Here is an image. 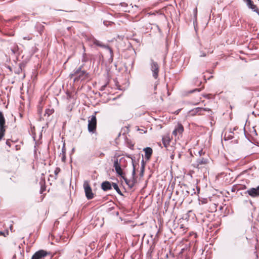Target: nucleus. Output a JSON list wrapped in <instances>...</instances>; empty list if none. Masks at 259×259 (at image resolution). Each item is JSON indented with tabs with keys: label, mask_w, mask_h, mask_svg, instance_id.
Returning a JSON list of instances; mask_svg holds the SVG:
<instances>
[{
	"label": "nucleus",
	"mask_w": 259,
	"mask_h": 259,
	"mask_svg": "<svg viewBox=\"0 0 259 259\" xmlns=\"http://www.w3.org/2000/svg\"><path fill=\"white\" fill-rule=\"evenodd\" d=\"M259 1V0H258Z\"/></svg>",
	"instance_id": "nucleus-63"
},
{
	"label": "nucleus",
	"mask_w": 259,
	"mask_h": 259,
	"mask_svg": "<svg viewBox=\"0 0 259 259\" xmlns=\"http://www.w3.org/2000/svg\"><path fill=\"white\" fill-rule=\"evenodd\" d=\"M207 96L208 95H203V97L206 98Z\"/></svg>",
	"instance_id": "nucleus-53"
},
{
	"label": "nucleus",
	"mask_w": 259,
	"mask_h": 259,
	"mask_svg": "<svg viewBox=\"0 0 259 259\" xmlns=\"http://www.w3.org/2000/svg\"><path fill=\"white\" fill-rule=\"evenodd\" d=\"M61 169L59 167H57L55 168V170H54V174L55 175V179H57V176L58 175V174L60 172Z\"/></svg>",
	"instance_id": "nucleus-27"
},
{
	"label": "nucleus",
	"mask_w": 259,
	"mask_h": 259,
	"mask_svg": "<svg viewBox=\"0 0 259 259\" xmlns=\"http://www.w3.org/2000/svg\"><path fill=\"white\" fill-rule=\"evenodd\" d=\"M153 247L151 246L150 247V249H149L148 253H151L153 252Z\"/></svg>",
	"instance_id": "nucleus-36"
},
{
	"label": "nucleus",
	"mask_w": 259,
	"mask_h": 259,
	"mask_svg": "<svg viewBox=\"0 0 259 259\" xmlns=\"http://www.w3.org/2000/svg\"><path fill=\"white\" fill-rule=\"evenodd\" d=\"M186 193L188 195L190 194V192L189 191H186Z\"/></svg>",
	"instance_id": "nucleus-50"
},
{
	"label": "nucleus",
	"mask_w": 259,
	"mask_h": 259,
	"mask_svg": "<svg viewBox=\"0 0 259 259\" xmlns=\"http://www.w3.org/2000/svg\"><path fill=\"white\" fill-rule=\"evenodd\" d=\"M217 64H218V63H216V64H215V66H217Z\"/></svg>",
	"instance_id": "nucleus-60"
},
{
	"label": "nucleus",
	"mask_w": 259,
	"mask_h": 259,
	"mask_svg": "<svg viewBox=\"0 0 259 259\" xmlns=\"http://www.w3.org/2000/svg\"><path fill=\"white\" fill-rule=\"evenodd\" d=\"M146 165V162L144 161V158L141 160V167H145Z\"/></svg>",
	"instance_id": "nucleus-32"
},
{
	"label": "nucleus",
	"mask_w": 259,
	"mask_h": 259,
	"mask_svg": "<svg viewBox=\"0 0 259 259\" xmlns=\"http://www.w3.org/2000/svg\"><path fill=\"white\" fill-rule=\"evenodd\" d=\"M134 63H135V61L134 60H133L131 62V69H133V67H134Z\"/></svg>",
	"instance_id": "nucleus-40"
},
{
	"label": "nucleus",
	"mask_w": 259,
	"mask_h": 259,
	"mask_svg": "<svg viewBox=\"0 0 259 259\" xmlns=\"http://www.w3.org/2000/svg\"><path fill=\"white\" fill-rule=\"evenodd\" d=\"M121 160V159H120L119 161H118V159H117V158L114 160L113 166L115 168V169H116V168L121 167V165H120Z\"/></svg>",
	"instance_id": "nucleus-22"
},
{
	"label": "nucleus",
	"mask_w": 259,
	"mask_h": 259,
	"mask_svg": "<svg viewBox=\"0 0 259 259\" xmlns=\"http://www.w3.org/2000/svg\"><path fill=\"white\" fill-rule=\"evenodd\" d=\"M204 111H211V110L207 108L197 107L190 110L189 113L192 116H194L197 114L203 115Z\"/></svg>",
	"instance_id": "nucleus-8"
},
{
	"label": "nucleus",
	"mask_w": 259,
	"mask_h": 259,
	"mask_svg": "<svg viewBox=\"0 0 259 259\" xmlns=\"http://www.w3.org/2000/svg\"><path fill=\"white\" fill-rule=\"evenodd\" d=\"M26 63L25 62H23L19 64V67L20 68V70H24L25 67H26Z\"/></svg>",
	"instance_id": "nucleus-26"
},
{
	"label": "nucleus",
	"mask_w": 259,
	"mask_h": 259,
	"mask_svg": "<svg viewBox=\"0 0 259 259\" xmlns=\"http://www.w3.org/2000/svg\"><path fill=\"white\" fill-rule=\"evenodd\" d=\"M61 159H62V161L65 162V159H66L65 154H62V157Z\"/></svg>",
	"instance_id": "nucleus-34"
},
{
	"label": "nucleus",
	"mask_w": 259,
	"mask_h": 259,
	"mask_svg": "<svg viewBox=\"0 0 259 259\" xmlns=\"http://www.w3.org/2000/svg\"><path fill=\"white\" fill-rule=\"evenodd\" d=\"M193 191H194V192H193V193L195 194V190H194V189H193Z\"/></svg>",
	"instance_id": "nucleus-52"
},
{
	"label": "nucleus",
	"mask_w": 259,
	"mask_h": 259,
	"mask_svg": "<svg viewBox=\"0 0 259 259\" xmlns=\"http://www.w3.org/2000/svg\"><path fill=\"white\" fill-rule=\"evenodd\" d=\"M0 236H6L5 233L2 231H0Z\"/></svg>",
	"instance_id": "nucleus-45"
},
{
	"label": "nucleus",
	"mask_w": 259,
	"mask_h": 259,
	"mask_svg": "<svg viewBox=\"0 0 259 259\" xmlns=\"http://www.w3.org/2000/svg\"><path fill=\"white\" fill-rule=\"evenodd\" d=\"M127 47H128V48H131L134 50H135L133 48L132 45V44L130 42H128V45ZM134 52H135V53H136V51H134Z\"/></svg>",
	"instance_id": "nucleus-38"
},
{
	"label": "nucleus",
	"mask_w": 259,
	"mask_h": 259,
	"mask_svg": "<svg viewBox=\"0 0 259 259\" xmlns=\"http://www.w3.org/2000/svg\"><path fill=\"white\" fill-rule=\"evenodd\" d=\"M145 170V167H141L140 175L141 177H143Z\"/></svg>",
	"instance_id": "nucleus-30"
},
{
	"label": "nucleus",
	"mask_w": 259,
	"mask_h": 259,
	"mask_svg": "<svg viewBox=\"0 0 259 259\" xmlns=\"http://www.w3.org/2000/svg\"><path fill=\"white\" fill-rule=\"evenodd\" d=\"M150 68L152 72V76L155 79H157L159 73V66L156 62L153 60H150Z\"/></svg>",
	"instance_id": "nucleus-7"
},
{
	"label": "nucleus",
	"mask_w": 259,
	"mask_h": 259,
	"mask_svg": "<svg viewBox=\"0 0 259 259\" xmlns=\"http://www.w3.org/2000/svg\"><path fill=\"white\" fill-rule=\"evenodd\" d=\"M217 64H218V63H216V64H215V66H217Z\"/></svg>",
	"instance_id": "nucleus-59"
},
{
	"label": "nucleus",
	"mask_w": 259,
	"mask_h": 259,
	"mask_svg": "<svg viewBox=\"0 0 259 259\" xmlns=\"http://www.w3.org/2000/svg\"><path fill=\"white\" fill-rule=\"evenodd\" d=\"M171 158L172 159H173V158H174V155H171Z\"/></svg>",
	"instance_id": "nucleus-55"
},
{
	"label": "nucleus",
	"mask_w": 259,
	"mask_h": 259,
	"mask_svg": "<svg viewBox=\"0 0 259 259\" xmlns=\"http://www.w3.org/2000/svg\"><path fill=\"white\" fill-rule=\"evenodd\" d=\"M193 13H194V17L196 18V16H197V9L196 8H195L193 10Z\"/></svg>",
	"instance_id": "nucleus-33"
},
{
	"label": "nucleus",
	"mask_w": 259,
	"mask_h": 259,
	"mask_svg": "<svg viewBox=\"0 0 259 259\" xmlns=\"http://www.w3.org/2000/svg\"><path fill=\"white\" fill-rule=\"evenodd\" d=\"M7 68H8V69H9L11 71H12V69L11 67H10V66H8L7 67Z\"/></svg>",
	"instance_id": "nucleus-46"
},
{
	"label": "nucleus",
	"mask_w": 259,
	"mask_h": 259,
	"mask_svg": "<svg viewBox=\"0 0 259 259\" xmlns=\"http://www.w3.org/2000/svg\"><path fill=\"white\" fill-rule=\"evenodd\" d=\"M162 142L165 148H167L170 142V139L167 137H163L162 138Z\"/></svg>",
	"instance_id": "nucleus-18"
},
{
	"label": "nucleus",
	"mask_w": 259,
	"mask_h": 259,
	"mask_svg": "<svg viewBox=\"0 0 259 259\" xmlns=\"http://www.w3.org/2000/svg\"><path fill=\"white\" fill-rule=\"evenodd\" d=\"M6 143L7 145L9 146V147L11 146V141L10 140H7Z\"/></svg>",
	"instance_id": "nucleus-37"
},
{
	"label": "nucleus",
	"mask_w": 259,
	"mask_h": 259,
	"mask_svg": "<svg viewBox=\"0 0 259 259\" xmlns=\"http://www.w3.org/2000/svg\"><path fill=\"white\" fill-rule=\"evenodd\" d=\"M83 188L84 189L85 195L88 200H91L94 197V194L92 188L88 181H84L83 183Z\"/></svg>",
	"instance_id": "nucleus-6"
},
{
	"label": "nucleus",
	"mask_w": 259,
	"mask_h": 259,
	"mask_svg": "<svg viewBox=\"0 0 259 259\" xmlns=\"http://www.w3.org/2000/svg\"><path fill=\"white\" fill-rule=\"evenodd\" d=\"M198 153H199V155L201 156V155L204 153V152H203L202 150H201L199 151Z\"/></svg>",
	"instance_id": "nucleus-43"
},
{
	"label": "nucleus",
	"mask_w": 259,
	"mask_h": 259,
	"mask_svg": "<svg viewBox=\"0 0 259 259\" xmlns=\"http://www.w3.org/2000/svg\"><path fill=\"white\" fill-rule=\"evenodd\" d=\"M184 131L183 126L181 124H178L177 126L176 127L174 131L172 132V134L177 136L178 134H182Z\"/></svg>",
	"instance_id": "nucleus-13"
},
{
	"label": "nucleus",
	"mask_w": 259,
	"mask_h": 259,
	"mask_svg": "<svg viewBox=\"0 0 259 259\" xmlns=\"http://www.w3.org/2000/svg\"><path fill=\"white\" fill-rule=\"evenodd\" d=\"M143 151L145 152V159L147 160H149L153 153V150L151 148L147 147L143 149Z\"/></svg>",
	"instance_id": "nucleus-11"
},
{
	"label": "nucleus",
	"mask_w": 259,
	"mask_h": 259,
	"mask_svg": "<svg viewBox=\"0 0 259 259\" xmlns=\"http://www.w3.org/2000/svg\"><path fill=\"white\" fill-rule=\"evenodd\" d=\"M6 119L2 111H0V141L5 136L6 132Z\"/></svg>",
	"instance_id": "nucleus-5"
},
{
	"label": "nucleus",
	"mask_w": 259,
	"mask_h": 259,
	"mask_svg": "<svg viewBox=\"0 0 259 259\" xmlns=\"http://www.w3.org/2000/svg\"><path fill=\"white\" fill-rule=\"evenodd\" d=\"M23 70H20V68L19 67L17 69H16L15 71V73L16 74H20L21 73L23 72Z\"/></svg>",
	"instance_id": "nucleus-31"
},
{
	"label": "nucleus",
	"mask_w": 259,
	"mask_h": 259,
	"mask_svg": "<svg viewBox=\"0 0 259 259\" xmlns=\"http://www.w3.org/2000/svg\"><path fill=\"white\" fill-rule=\"evenodd\" d=\"M208 162V159L204 158H198L196 161L197 167L200 165L206 164Z\"/></svg>",
	"instance_id": "nucleus-14"
},
{
	"label": "nucleus",
	"mask_w": 259,
	"mask_h": 259,
	"mask_svg": "<svg viewBox=\"0 0 259 259\" xmlns=\"http://www.w3.org/2000/svg\"><path fill=\"white\" fill-rule=\"evenodd\" d=\"M62 154H65V145H63V146L62 147Z\"/></svg>",
	"instance_id": "nucleus-39"
},
{
	"label": "nucleus",
	"mask_w": 259,
	"mask_h": 259,
	"mask_svg": "<svg viewBox=\"0 0 259 259\" xmlns=\"http://www.w3.org/2000/svg\"><path fill=\"white\" fill-rule=\"evenodd\" d=\"M89 73H88L85 70H82L80 72V73L78 74L76 77H75L73 79L74 82L78 81L79 80H84L88 78Z\"/></svg>",
	"instance_id": "nucleus-10"
},
{
	"label": "nucleus",
	"mask_w": 259,
	"mask_h": 259,
	"mask_svg": "<svg viewBox=\"0 0 259 259\" xmlns=\"http://www.w3.org/2000/svg\"><path fill=\"white\" fill-rule=\"evenodd\" d=\"M250 9H251L253 12H254L256 13H257V14L259 16V9L257 7L256 5L254 4L253 5V6L250 8Z\"/></svg>",
	"instance_id": "nucleus-25"
},
{
	"label": "nucleus",
	"mask_w": 259,
	"mask_h": 259,
	"mask_svg": "<svg viewBox=\"0 0 259 259\" xmlns=\"http://www.w3.org/2000/svg\"><path fill=\"white\" fill-rule=\"evenodd\" d=\"M93 43L100 47H101L102 48L107 49L109 51L110 53V58L109 59V62H112L113 60V52L112 49L108 45H104L99 40L96 39V38H94L93 39Z\"/></svg>",
	"instance_id": "nucleus-4"
},
{
	"label": "nucleus",
	"mask_w": 259,
	"mask_h": 259,
	"mask_svg": "<svg viewBox=\"0 0 259 259\" xmlns=\"http://www.w3.org/2000/svg\"><path fill=\"white\" fill-rule=\"evenodd\" d=\"M52 255L51 253L50 252L48 255H47L45 257L41 259H51L52 257Z\"/></svg>",
	"instance_id": "nucleus-29"
},
{
	"label": "nucleus",
	"mask_w": 259,
	"mask_h": 259,
	"mask_svg": "<svg viewBox=\"0 0 259 259\" xmlns=\"http://www.w3.org/2000/svg\"><path fill=\"white\" fill-rule=\"evenodd\" d=\"M217 64H218V63H216V64H215V66H217Z\"/></svg>",
	"instance_id": "nucleus-61"
},
{
	"label": "nucleus",
	"mask_w": 259,
	"mask_h": 259,
	"mask_svg": "<svg viewBox=\"0 0 259 259\" xmlns=\"http://www.w3.org/2000/svg\"><path fill=\"white\" fill-rule=\"evenodd\" d=\"M50 252H48L44 250H39L36 251L32 256L31 259H41L47 255H48Z\"/></svg>",
	"instance_id": "nucleus-9"
},
{
	"label": "nucleus",
	"mask_w": 259,
	"mask_h": 259,
	"mask_svg": "<svg viewBox=\"0 0 259 259\" xmlns=\"http://www.w3.org/2000/svg\"><path fill=\"white\" fill-rule=\"evenodd\" d=\"M104 24L105 25H106V24H105V21H104Z\"/></svg>",
	"instance_id": "nucleus-58"
},
{
	"label": "nucleus",
	"mask_w": 259,
	"mask_h": 259,
	"mask_svg": "<svg viewBox=\"0 0 259 259\" xmlns=\"http://www.w3.org/2000/svg\"><path fill=\"white\" fill-rule=\"evenodd\" d=\"M82 66L79 67L77 68L74 69L72 71V73L70 74V76L72 77V76L76 77L78 74L80 73V72L82 71L81 70Z\"/></svg>",
	"instance_id": "nucleus-16"
},
{
	"label": "nucleus",
	"mask_w": 259,
	"mask_h": 259,
	"mask_svg": "<svg viewBox=\"0 0 259 259\" xmlns=\"http://www.w3.org/2000/svg\"><path fill=\"white\" fill-rule=\"evenodd\" d=\"M166 257H168V254H167L166 255Z\"/></svg>",
	"instance_id": "nucleus-57"
},
{
	"label": "nucleus",
	"mask_w": 259,
	"mask_h": 259,
	"mask_svg": "<svg viewBox=\"0 0 259 259\" xmlns=\"http://www.w3.org/2000/svg\"><path fill=\"white\" fill-rule=\"evenodd\" d=\"M54 112V109H47L45 111V116L47 115L49 117L50 115H52Z\"/></svg>",
	"instance_id": "nucleus-23"
},
{
	"label": "nucleus",
	"mask_w": 259,
	"mask_h": 259,
	"mask_svg": "<svg viewBox=\"0 0 259 259\" xmlns=\"http://www.w3.org/2000/svg\"><path fill=\"white\" fill-rule=\"evenodd\" d=\"M246 189V186L245 185L241 186V187L239 188V189H240V190H243V189Z\"/></svg>",
	"instance_id": "nucleus-41"
},
{
	"label": "nucleus",
	"mask_w": 259,
	"mask_h": 259,
	"mask_svg": "<svg viewBox=\"0 0 259 259\" xmlns=\"http://www.w3.org/2000/svg\"><path fill=\"white\" fill-rule=\"evenodd\" d=\"M111 183L109 181H104L101 184V188L104 191H107L112 189Z\"/></svg>",
	"instance_id": "nucleus-12"
},
{
	"label": "nucleus",
	"mask_w": 259,
	"mask_h": 259,
	"mask_svg": "<svg viewBox=\"0 0 259 259\" xmlns=\"http://www.w3.org/2000/svg\"><path fill=\"white\" fill-rule=\"evenodd\" d=\"M106 86H107V84H104V85H102V86L101 87V89H100V91H104V90L105 89V88H106Z\"/></svg>",
	"instance_id": "nucleus-35"
},
{
	"label": "nucleus",
	"mask_w": 259,
	"mask_h": 259,
	"mask_svg": "<svg viewBox=\"0 0 259 259\" xmlns=\"http://www.w3.org/2000/svg\"><path fill=\"white\" fill-rule=\"evenodd\" d=\"M244 2L246 3V6H247L248 8L250 9L252 6H253V5H254V3L252 0H243Z\"/></svg>",
	"instance_id": "nucleus-24"
},
{
	"label": "nucleus",
	"mask_w": 259,
	"mask_h": 259,
	"mask_svg": "<svg viewBox=\"0 0 259 259\" xmlns=\"http://www.w3.org/2000/svg\"><path fill=\"white\" fill-rule=\"evenodd\" d=\"M97 111H95L93 115H92L88 120V129L90 133H94L96 130L97 127V119L96 114Z\"/></svg>",
	"instance_id": "nucleus-2"
},
{
	"label": "nucleus",
	"mask_w": 259,
	"mask_h": 259,
	"mask_svg": "<svg viewBox=\"0 0 259 259\" xmlns=\"http://www.w3.org/2000/svg\"><path fill=\"white\" fill-rule=\"evenodd\" d=\"M244 195L253 199L259 198V185L255 187L248 188L244 192Z\"/></svg>",
	"instance_id": "nucleus-3"
},
{
	"label": "nucleus",
	"mask_w": 259,
	"mask_h": 259,
	"mask_svg": "<svg viewBox=\"0 0 259 259\" xmlns=\"http://www.w3.org/2000/svg\"><path fill=\"white\" fill-rule=\"evenodd\" d=\"M135 8L138 9V6L137 5H135Z\"/></svg>",
	"instance_id": "nucleus-51"
},
{
	"label": "nucleus",
	"mask_w": 259,
	"mask_h": 259,
	"mask_svg": "<svg viewBox=\"0 0 259 259\" xmlns=\"http://www.w3.org/2000/svg\"><path fill=\"white\" fill-rule=\"evenodd\" d=\"M249 202L251 205H253V203L251 200H249Z\"/></svg>",
	"instance_id": "nucleus-47"
},
{
	"label": "nucleus",
	"mask_w": 259,
	"mask_h": 259,
	"mask_svg": "<svg viewBox=\"0 0 259 259\" xmlns=\"http://www.w3.org/2000/svg\"><path fill=\"white\" fill-rule=\"evenodd\" d=\"M231 191L232 192H235V189L234 188H232V189H231Z\"/></svg>",
	"instance_id": "nucleus-49"
},
{
	"label": "nucleus",
	"mask_w": 259,
	"mask_h": 259,
	"mask_svg": "<svg viewBox=\"0 0 259 259\" xmlns=\"http://www.w3.org/2000/svg\"><path fill=\"white\" fill-rule=\"evenodd\" d=\"M115 170L116 174L121 177H123V176L124 175V173L123 172L121 167L116 168V169H115Z\"/></svg>",
	"instance_id": "nucleus-21"
},
{
	"label": "nucleus",
	"mask_w": 259,
	"mask_h": 259,
	"mask_svg": "<svg viewBox=\"0 0 259 259\" xmlns=\"http://www.w3.org/2000/svg\"><path fill=\"white\" fill-rule=\"evenodd\" d=\"M200 56V57H205V56H206V54L205 53H203V52H201Z\"/></svg>",
	"instance_id": "nucleus-42"
},
{
	"label": "nucleus",
	"mask_w": 259,
	"mask_h": 259,
	"mask_svg": "<svg viewBox=\"0 0 259 259\" xmlns=\"http://www.w3.org/2000/svg\"><path fill=\"white\" fill-rule=\"evenodd\" d=\"M195 79L197 80H198V78H195Z\"/></svg>",
	"instance_id": "nucleus-56"
},
{
	"label": "nucleus",
	"mask_w": 259,
	"mask_h": 259,
	"mask_svg": "<svg viewBox=\"0 0 259 259\" xmlns=\"http://www.w3.org/2000/svg\"><path fill=\"white\" fill-rule=\"evenodd\" d=\"M105 155V154L103 152H100L99 157H103Z\"/></svg>",
	"instance_id": "nucleus-44"
},
{
	"label": "nucleus",
	"mask_w": 259,
	"mask_h": 259,
	"mask_svg": "<svg viewBox=\"0 0 259 259\" xmlns=\"http://www.w3.org/2000/svg\"><path fill=\"white\" fill-rule=\"evenodd\" d=\"M112 186L119 195H120L121 196H123V194L121 192V191H120V189L119 188V187H118L117 184H116L115 183H112Z\"/></svg>",
	"instance_id": "nucleus-19"
},
{
	"label": "nucleus",
	"mask_w": 259,
	"mask_h": 259,
	"mask_svg": "<svg viewBox=\"0 0 259 259\" xmlns=\"http://www.w3.org/2000/svg\"><path fill=\"white\" fill-rule=\"evenodd\" d=\"M138 130L139 131V130H140V129L138 127Z\"/></svg>",
	"instance_id": "nucleus-62"
},
{
	"label": "nucleus",
	"mask_w": 259,
	"mask_h": 259,
	"mask_svg": "<svg viewBox=\"0 0 259 259\" xmlns=\"http://www.w3.org/2000/svg\"><path fill=\"white\" fill-rule=\"evenodd\" d=\"M229 139H232V137L229 136Z\"/></svg>",
	"instance_id": "nucleus-54"
},
{
	"label": "nucleus",
	"mask_w": 259,
	"mask_h": 259,
	"mask_svg": "<svg viewBox=\"0 0 259 259\" xmlns=\"http://www.w3.org/2000/svg\"><path fill=\"white\" fill-rule=\"evenodd\" d=\"M11 51L12 52V54L13 55H18L19 53L18 52V47L16 45H14L13 46L11 47Z\"/></svg>",
	"instance_id": "nucleus-17"
},
{
	"label": "nucleus",
	"mask_w": 259,
	"mask_h": 259,
	"mask_svg": "<svg viewBox=\"0 0 259 259\" xmlns=\"http://www.w3.org/2000/svg\"><path fill=\"white\" fill-rule=\"evenodd\" d=\"M12 259H16V254H15V255L13 256Z\"/></svg>",
	"instance_id": "nucleus-48"
},
{
	"label": "nucleus",
	"mask_w": 259,
	"mask_h": 259,
	"mask_svg": "<svg viewBox=\"0 0 259 259\" xmlns=\"http://www.w3.org/2000/svg\"><path fill=\"white\" fill-rule=\"evenodd\" d=\"M132 165H133V171L132 174V179L128 180L124 175L123 176V177H121L124 181L126 185H128V187L131 189L134 187L135 184L137 183V179L136 177V165L135 164L134 159L132 158Z\"/></svg>",
	"instance_id": "nucleus-1"
},
{
	"label": "nucleus",
	"mask_w": 259,
	"mask_h": 259,
	"mask_svg": "<svg viewBox=\"0 0 259 259\" xmlns=\"http://www.w3.org/2000/svg\"><path fill=\"white\" fill-rule=\"evenodd\" d=\"M35 29L36 30V31L40 34H41L44 31V28H45V27L44 26L39 23H37L36 25H35Z\"/></svg>",
	"instance_id": "nucleus-15"
},
{
	"label": "nucleus",
	"mask_w": 259,
	"mask_h": 259,
	"mask_svg": "<svg viewBox=\"0 0 259 259\" xmlns=\"http://www.w3.org/2000/svg\"><path fill=\"white\" fill-rule=\"evenodd\" d=\"M201 89H195L194 90H191L189 92V93H195L196 92H199L200 91H201Z\"/></svg>",
	"instance_id": "nucleus-28"
},
{
	"label": "nucleus",
	"mask_w": 259,
	"mask_h": 259,
	"mask_svg": "<svg viewBox=\"0 0 259 259\" xmlns=\"http://www.w3.org/2000/svg\"><path fill=\"white\" fill-rule=\"evenodd\" d=\"M120 5L123 7V11L125 12H130V10L128 8V5L125 3H121Z\"/></svg>",
	"instance_id": "nucleus-20"
}]
</instances>
